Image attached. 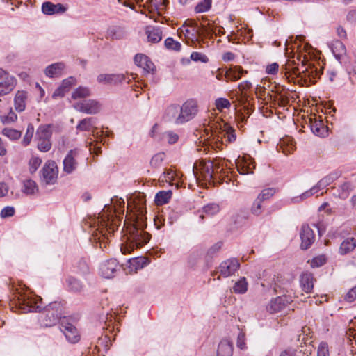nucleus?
I'll list each match as a JSON object with an SVG mask.
<instances>
[{"label":"nucleus","mask_w":356,"mask_h":356,"mask_svg":"<svg viewBox=\"0 0 356 356\" xmlns=\"http://www.w3.org/2000/svg\"><path fill=\"white\" fill-rule=\"evenodd\" d=\"M136 222L129 229V236L124 243H122L120 250L122 254L130 253L134 248H140L146 244L150 238V235L143 230L142 222L144 220L146 211L143 206H136Z\"/></svg>","instance_id":"nucleus-1"},{"label":"nucleus","mask_w":356,"mask_h":356,"mask_svg":"<svg viewBox=\"0 0 356 356\" xmlns=\"http://www.w3.org/2000/svg\"><path fill=\"white\" fill-rule=\"evenodd\" d=\"M283 72L287 79L294 76H300L305 81L309 80V82L314 83L316 79L319 78L321 74V69H318L314 65L309 63L307 66L302 64L301 67L295 65L293 61L289 60L282 68Z\"/></svg>","instance_id":"nucleus-2"},{"label":"nucleus","mask_w":356,"mask_h":356,"mask_svg":"<svg viewBox=\"0 0 356 356\" xmlns=\"http://www.w3.org/2000/svg\"><path fill=\"white\" fill-rule=\"evenodd\" d=\"M222 170V165L216 161L201 160L196 161L193 167V173L197 179L200 177L207 181H215L216 175Z\"/></svg>","instance_id":"nucleus-3"},{"label":"nucleus","mask_w":356,"mask_h":356,"mask_svg":"<svg viewBox=\"0 0 356 356\" xmlns=\"http://www.w3.org/2000/svg\"><path fill=\"white\" fill-rule=\"evenodd\" d=\"M211 137L216 143L220 142L222 145L232 143L236 140L235 130L229 124L221 122H215L211 127Z\"/></svg>","instance_id":"nucleus-4"},{"label":"nucleus","mask_w":356,"mask_h":356,"mask_svg":"<svg viewBox=\"0 0 356 356\" xmlns=\"http://www.w3.org/2000/svg\"><path fill=\"white\" fill-rule=\"evenodd\" d=\"M99 223L100 225H99L98 229L93 234V237L95 240L99 242L100 248H102V241L108 239L112 235L118 226V223L120 224V220L113 216L106 215L104 216L103 215Z\"/></svg>","instance_id":"nucleus-5"},{"label":"nucleus","mask_w":356,"mask_h":356,"mask_svg":"<svg viewBox=\"0 0 356 356\" xmlns=\"http://www.w3.org/2000/svg\"><path fill=\"white\" fill-rule=\"evenodd\" d=\"M40 321L44 327L55 325L62 316V307L60 302H54L43 307Z\"/></svg>","instance_id":"nucleus-6"},{"label":"nucleus","mask_w":356,"mask_h":356,"mask_svg":"<svg viewBox=\"0 0 356 356\" xmlns=\"http://www.w3.org/2000/svg\"><path fill=\"white\" fill-rule=\"evenodd\" d=\"M182 124L195 118L199 111V106L195 99H189L179 105Z\"/></svg>","instance_id":"nucleus-7"},{"label":"nucleus","mask_w":356,"mask_h":356,"mask_svg":"<svg viewBox=\"0 0 356 356\" xmlns=\"http://www.w3.org/2000/svg\"><path fill=\"white\" fill-rule=\"evenodd\" d=\"M19 304L22 312H41L42 307V298L38 296H24L19 300Z\"/></svg>","instance_id":"nucleus-8"},{"label":"nucleus","mask_w":356,"mask_h":356,"mask_svg":"<svg viewBox=\"0 0 356 356\" xmlns=\"http://www.w3.org/2000/svg\"><path fill=\"white\" fill-rule=\"evenodd\" d=\"M58 168L54 161L47 162L42 170V181L46 184H54L58 177Z\"/></svg>","instance_id":"nucleus-9"},{"label":"nucleus","mask_w":356,"mask_h":356,"mask_svg":"<svg viewBox=\"0 0 356 356\" xmlns=\"http://www.w3.org/2000/svg\"><path fill=\"white\" fill-rule=\"evenodd\" d=\"M292 301V298L290 296H278L269 302L266 306V310L270 314L279 312Z\"/></svg>","instance_id":"nucleus-10"},{"label":"nucleus","mask_w":356,"mask_h":356,"mask_svg":"<svg viewBox=\"0 0 356 356\" xmlns=\"http://www.w3.org/2000/svg\"><path fill=\"white\" fill-rule=\"evenodd\" d=\"M60 330L70 343H74L79 341L80 337L77 329L69 323L65 318L61 320Z\"/></svg>","instance_id":"nucleus-11"},{"label":"nucleus","mask_w":356,"mask_h":356,"mask_svg":"<svg viewBox=\"0 0 356 356\" xmlns=\"http://www.w3.org/2000/svg\"><path fill=\"white\" fill-rule=\"evenodd\" d=\"M238 171L241 175L253 174L255 169V161L250 155L238 158L236 161Z\"/></svg>","instance_id":"nucleus-12"},{"label":"nucleus","mask_w":356,"mask_h":356,"mask_svg":"<svg viewBox=\"0 0 356 356\" xmlns=\"http://www.w3.org/2000/svg\"><path fill=\"white\" fill-rule=\"evenodd\" d=\"M163 120L165 122H172L177 125L182 124L179 105L174 104L168 106L164 111Z\"/></svg>","instance_id":"nucleus-13"},{"label":"nucleus","mask_w":356,"mask_h":356,"mask_svg":"<svg viewBox=\"0 0 356 356\" xmlns=\"http://www.w3.org/2000/svg\"><path fill=\"white\" fill-rule=\"evenodd\" d=\"M240 267L239 261L236 259H229L222 261L218 268V271L224 277L234 275Z\"/></svg>","instance_id":"nucleus-14"},{"label":"nucleus","mask_w":356,"mask_h":356,"mask_svg":"<svg viewBox=\"0 0 356 356\" xmlns=\"http://www.w3.org/2000/svg\"><path fill=\"white\" fill-rule=\"evenodd\" d=\"M300 235L301 238V248L302 250H307L314 241L315 236L314 231L308 225L304 224L301 227Z\"/></svg>","instance_id":"nucleus-15"},{"label":"nucleus","mask_w":356,"mask_h":356,"mask_svg":"<svg viewBox=\"0 0 356 356\" xmlns=\"http://www.w3.org/2000/svg\"><path fill=\"white\" fill-rule=\"evenodd\" d=\"M74 108L79 111L88 114H95L99 111V103L92 99L76 103L74 105Z\"/></svg>","instance_id":"nucleus-16"},{"label":"nucleus","mask_w":356,"mask_h":356,"mask_svg":"<svg viewBox=\"0 0 356 356\" xmlns=\"http://www.w3.org/2000/svg\"><path fill=\"white\" fill-rule=\"evenodd\" d=\"M119 267L118 262L115 259H111L105 261L100 267L102 275L105 278L113 277Z\"/></svg>","instance_id":"nucleus-17"},{"label":"nucleus","mask_w":356,"mask_h":356,"mask_svg":"<svg viewBox=\"0 0 356 356\" xmlns=\"http://www.w3.org/2000/svg\"><path fill=\"white\" fill-rule=\"evenodd\" d=\"M78 155L76 149L70 150L63 161V170L67 174L72 173L77 167L76 157Z\"/></svg>","instance_id":"nucleus-18"},{"label":"nucleus","mask_w":356,"mask_h":356,"mask_svg":"<svg viewBox=\"0 0 356 356\" xmlns=\"http://www.w3.org/2000/svg\"><path fill=\"white\" fill-rule=\"evenodd\" d=\"M332 51L335 58L340 62V63H346V49L345 45L340 40H335L332 43Z\"/></svg>","instance_id":"nucleus-19"},{"label":"nucleus","mask_w":356,"mask_h":356,"mask_svg":"<svg viewBox=\"0 0 356 356\" xmlns=\"http://www.w3.org/2000/svg\"><path fill=\"white\" fill-rule=\"evenodd\" d=\"M76 83V79L72 76L64 79L61 85L54 92L52 95L53 98L63 97Z\"/></svg>","instance_id":"nucleus-20"},{"label":"nucleus","mask_w":356,"mask_h":356,"mask_svg":"<svg viewBox=\"0 0 356 356\" xmlns=\"http://www.w3.org/2000/svg\"><path fill=\"white\" fill-rule=\"evenodd\" d=\"M97 81L104 84H117L121 83L125 79L123 74H101L98 75Z\"/></svg>","instance_id":"nucleus-21"},{"label":"nucleus","mask_w":356,"mask_h":356,"mask_svg":"<svg viewBox=\"0 0 356 356\" xmlns=\"http://www.w3.org/2000/svg\"><path fill=\"white\" fill-rule=\"evenodd\" d=\"M42 10L46 15H54L65 13L67 8L61 3L54 4L47 1L42 3Z\"/></svg>","instance_id":"nucleus-22"},{"label":"nucleus","mask_w":356,"mask_h":356,"mask_svg":"<svg viewBox=\"0 0 356 356\" xmlns=\"http://www.w3.org/2000/svg\"><path fill=\"white\" fill-rule=\"evenodd\" d=\"M96 129L95 118H84L76 126V130L79 131H92L93 136L98 134L95 132Z\"/></svg>","instance_id":"nucleus-23"},{"label":"nucleus","mask_w":356,"mask_h":356,"mask_svg":"<svg viewBox=\"0 0 356 356\" xmlns=\"http://www.w3.org/2000/svg\"><path fill=\"white\" fill-rule=\"evenodd\" d=\"M238 91L236 92V99L240 104H245L248 101L247 91L252 88V83L248 81L241 82L238 86Z\"/></svg>","instance_id":"nucleus-24"},{"label":"nucleus","mask_w":356,"mask_h":356,"mask_svg":"<svg viewBox=\"0 0 356 356\" xmlns=\"http://www.w3.org/2000/svg\"><path fill=\"white\" fill-rule=\"evenodd\" d=\"M145 33L148 42L151 43H157L162 40V31L159 27L148 26L145 29Z\"/></svg>","instance_id":"nucleus-25"},{"label":"nucleus","mask_w":356,"mask_h":356,"mask_svg":"<svg viewBox=\"0 0 356 356\" xmlns=\"http://www.w3.org/2000/svg\"><path fill=\"white\" fill-rule=\"evenodd\" d=\"M65 68L63 63H56L47 66L44 70L46 76L50 78L59 77Z\"/></svg>","instance_id":"nucleus-26"},{"label":"nucleus","mask_w":356,"mask_h":356,"mask_svg":"<svg viewBox=\"0 0 356 356\" xmlns=\"http://www.w3.org/2000/svg\"><path fill=\"white\" fill-rule=\"evenodd\" d=\"M15 86V80L11 76H6L3 81H0V96L10 93Z\"/></svg>","instance_id":"nucleus-27"},{"label":"nucleus","mask_w":356,"mask_h":356,"mask_svg":"<svg viewBox=\"0 0 356 356\" xmlns=\"http://www.w3.org/2000/svg\"><path fill=\"white\" fill-rule=\"evenodd\" d=\"M313 275L309 273H303L300 276V283L302 291L305 293H311L314 288Z\"/></svg>","instance_id":"nucleus-28"},{"label":"nucleus","mask_w":356,"mask_h":356,"mask_svg":"<svg viewBox=\"0 0 356 356\" xmlns=\"http://www.w3.org/2000/svg\"><path fill=\"white\" fill-rule=\"evenodd\" d=\"M232 343L228 339L222 340L218 347L217 356H232Z\"/></svg>","instance_id":"nucleus-29"},{"label":"nucleus","mask_w":356,"mask_h":356,"mask_svg":"<svg viewBox=\"0 0 356 356\" xmlns=\"http://www.w3.org/2000/svg\"><path fill=\"white\" fill-rule=\"evenodd\" d=\"M247 71L242 69L241 67L234 66L226 70L225 76L227 81H236L238 80L243 74H246Z\"/></svg>","instance_id":"nucleus-30"},{"label":"nucleus","mask_w":356,"mask_h":356,"mask_svg":"<svg viewBox=\"0 0 356 356\" xmlns=\"http://www.w3.org/2000/svg\"><path fill=\"white\" fill-rule=\"evenodd\" d=\"M27 93L24 91H18L15 97V108L18 112H22L26 108Z\"/></svg>","instance_id":"nucleus-31"},{"label":"nucleus","mask_w":356,"mask_h":356,"mask_svg":"<svg viewBox=\"0 0 356 356\" xmlns=\"http://www.w3.org/2000/svg\"><path fill=\"white\" fill-rule=\"evenodd\" d=\"M295 146L290 138L282 139L277 146V151L282 152L285 155L291 154Z\"/></svg>","instance_id":"nucleus-32"},{"label":"nucleus","mask_w":356,"mask_h":356,"mask_svg":"<svg viewBox=\"0 0 356 356\" xmlns=\"http://www.w3.org/2000/svg\"><path fill=\"white\" fill-rule=\"evenodd\" d=\"M312 131L318 136H324L327 131L322 121H317L315 118H309Z\"/></svg>","instance_id":"nucleus-33"},{"label":"nucleus","mask_w":356,"mask_h":356,"mask_svg":"<svg viewBox=\"0 0 356 356\" xmlns=\"http://www.w3.org/2000/svg\"><path fill=\"white\" fill-rule=\"evenodd\" d=\"M356 247V241L353 238H350L346 240H344L340 247H339V253L341 255H344L352 252Z\"/></svg>","instance_id":"nucleus-34"},{"label":"nucleus","mask_w":356,"mask_h":356,"mask_svg":"<svg viewBox=\"0 0 356 356\" xmlns=\"http://www.w3.org/2000/svg\"><path fill=\"white\" fill-rule=\"evenodd\" d=\"M129 267L131 270L137 272L148 264V260L145 257H136L129 259Z\"/></svg>","instance_id":"nucleus-35"},{"label":"nucleus","mask_w":356,"mask_h":356,"mask_svg":"<svg viewBox=\"0 0 356 356\" xmlns=\"http://www.w3.org/2000/svg\"><path fill=\"white\" fill-rule=\"evenodd\" d=\"M38 191L36 183L31 180H25L23 183L22 192L26 195H33Z\"/></svg>","instance_id":"nucleus-36"},{"label":"nucleus","mask_w":356,"mask_h":356,"mask_svg":"<svg viewBox=\"0 0 356 356\" xmlns=\"http://www.w3.org/2000/svg\"><path fill=\"white\" fill-rule=\"evenodd\" d=\"M172 197L171 191H162L156 193L155 196V202L157 205H163L168 202Z\"/></svg>","instance_id":"nucleus-37"},{"label":"nucleus","mask_w":356,"mask_h":356,"mask_svg":"<svg viewBox=\"0 0 356 356\" xmlns=\"http://www.w3.org/2000/svg\"><path fill=\"white\" fill-rule=\"evenodd\" d=\"M182 33H184L186 35H191L192 40H197L199 38V28L197 27V25L195 22H191V27H186L184 25L183 26L181 29Z\"/></svg>","instance_id":"nucleus-38"},{"label":"nucleus","mask_w":356,"mask_h":356,"mask_svg":"<svg viewBox=\"0 0 356 356\" xmlns=\"http://www.w3.org/2000/svg\"><path fill=\"white\" fill-rule=\"evenodd\" d=\"M17 119V114L10 108V111L8 113H2L0 114V120L1 122L3 124H10L15 122Z\"/></svg>","instance_id":"nucleus-39"},{"label":"nucleus","mask_w":356,"mask_h":356,"mask_svg":"<svg viewBox=\"0 0 356 356\" xmlns=\"http://www.w3.org/2000/svg\"><path fill=\"white\" fill-rule=\"evenodd\" d=\"M248 290V282L245 277H241L233 286V291L236 293H245Z\"/></svg>","instance_id":"nucleus-40"},{"label":"nucleus","mask_w":356,"mask_h":356,"mask_svg":"<svg viewBox=\"0 0 356 356\" xmlns=\"http://www.w3.org/2000/svg\"><path fill=\"white\" fill-rule=\"evenodd\" d=\"M263 202H262L261 200H260V199H258L257 197L254 200L250 209L251 213L253 215L256 216H259L262 214L264 210Z\"/></svg>","instance_id":"nucleus-41"},{"label":"nucleus","mask_w":356,"mask_h":356,"mask_svg":"<svg viewBox=\"0 0 356 356\" xmlns=\"http://www.w3.org/2000/svg\"><path fill=\"white\" fill-rule=\"evenodd\" d=\"M316 193H318V191H317L316 188H315V186H314L312 188L304 192L300 196L293 197L291 199V202L293 203L300 202L303 201L304 200L310 197L311 196H312L314 194H315Z\"/></svg>","instance_id":"nucleus-42"},{"label":"nucleus","mask_w":356,"mask_h":356,"mask_svg":"<svg viewBox=\"0 0 356 356\" xmlns=\"http://www.w3.org/2000/svg\"><path fill=\"white\" fill-rule=\"evenodd\" d=\"M67 286L71 291L79 292L82 289V284L77 279L70 277L67 279Z\"/></svg>","instance_id":"nucleus-43"},{"label":"nucleus","mask_w":356,"mask_h":356,"mask_svg":"<svg viewBox=\"0 0 356 356\" xmlns=\"http://www.w3.org/2000/svg\"><path fill=\"white\" fill-rule=\"evenodd\" d=\"M2 134L10 140H17L21 137L22 133L20 131L10 128H4L2 130Z\"/></svg>","instance_id":"nucleus-44"},{"label":"nucleus","mask_w":356,"mask_h":356,"mask_svg":"<svg viewBox=\"0 0 356 356\" xmlns=\"http://www.w3.org/2000/svg\"><path fill=\"white\" fill-rule=\"evenodd\" d=\"M90 90L86 87H79L75 90V91L72 95V98L73 99H76L79 98H85L90 96Z\"/></svg>","instance_id":"nucleus-45"},{"label":"nucleus","mask_w":356,"mask_h":356,"mask_svg":"<svg viewBox=\"0 0 356 356\" xmlns=\"http://www.w3.org/2000/svg\"><path fill=\"white\" fill-rule=\"evenodd\" d=\"M165 47L169 50L179 51L181 49V44L178 41H175L172 38H168L165 39Z\"/></svg>","instance_id":"nucleus-46"},{"label":"nucleus","mask_w":356,"mask_h":356,"mask_svg":"<svg viewBox=\"0 0 356 356\" xmlns=\"http://www.w3.org/2000/svg\"><path fill=\"white\" fill-rule=\"evenodd\" d=\"M38 140H50L51 132L48 127H40L37 131Z\"/></svg>","instance_id":"nucleus-47"},{"label":"nucleus","mask_w":356,"mask_h":356,"mask_svg":"<svg viewBox=\"0 0 356 356\" xmlns=\"http://www.w3.org/2000/svg\"><path fill=\"white\" fill-rule=\"evenodd\" d=\"M199 37H209L213 33L216 34V27H211L209 26V24H208V26L202 25L201 27L199 28Z\"/></svg>","instance_id":"nucleus-48"},{"label":"nucleus","mask_w":356,"mask_h":356,"mask_svg":"<svg viewBox=\"0 0 356 356\" xmlns=\"http://www.w3.org/2000/svg\"><path fill=\"white\" fill-rule=\"evenodd\" d=\"M220 211L219 205L215 203H211L203 207V211L208 216H213Z\"/></svg>","instance_id":"nucleus-49"},{"label":"nucleus","mask_w":356,"mask_h":356,"mask_svg":"<svg viewBox=\"0 0 356 356\" xmlns=\"http://www.w3.org/2000/svg\"><path fill=\"white\" fill-rule=\"evenodd\" d=\"M212 0H203L200 2L196 7L195 10L196 13H204L208 11L211 6Z\"/></svg>","instance_id":"nucleus-50"},{"label":"nucleus","mask_w":356,"mask_h":356,"mask_svg":"<svg viewBox=\"0 0 356 356\" xmlns=\"http://www.w3.org/2000/svg\"><path fill=\"white\" fill-rule=\"evenodd\" d=\"M215 106L219 111H222L224 108H229L231 104L227 99L221 97L216 99Z\"/></svg>","instance_id":"nucleus-51"},{"label":"nucleus","mask_w":356,"mask_h":356,"mask_svg":"<svg viewBox=\"0 0 356 356\" xmlns=\"http://www.w3.org/2000/svg\"><path fill=\"white\" fill-rule=\"evenodd\" d=\"M275 193L274 188H265L258 195L257 198L260 199L262 202L270 199Z\"/></svg>","instance_id":"nucleus-52"},{"label":"nucleus","mask_w":356,"mask_h":356,"mask_svg":"<svg viewBox=\"0 0 356 356\" xmlns=\"http://www.w3.org/2000/svg\"><path fill=\"white\" fill-rule=\"evenodd\" d=\"M42 163V160L37 156H32L29 161V171L31 173H34Z\"/></svg>","instance_id":"nucleus-53"},{"label":"nucleus","mask_w":356,"mask_h":356,"mask_svg":"<svg viewBox=\"0 0 356 356\" xmlns=\"http://www.w3.org/2000/svg\"><path fill=\"white\" fill-rule=\"evenodd\" d=\"M165 159L164 153L156 154L151 159L150 164L154 168H157L161 165Z\"/></svg>","instance_id":"nucleus-54"},{"label":"nucleus","mask_w":356,"mask_h":356,"mask_svg":"<svg viewBox=\"0 0 356 356\" xmlns=\"http://www.w3.org/2000/svg\"><path fill=\"white\" fill-rule=\"evenodd\" d=\"M332 181V178L330 176H327L321 179L314 186L317 191L325 188L326 186L330 185Z\"/></svg>","instance_id":"nucleus-55"},{"label":"nucleus","mask_w":356,"mask_h":356,"mask_svg":"<svg viewBox=\"0 0 356 356\" xmlns=\"http://www.w3.org/2000/svg\"><path fill=\"white\" fill-rule=\"evenodd\" d=\"M34 133V127L31 124H29L26 129V134L23 139V143L24 145H27L31 142Z\"/></svg>","instance_id":"nucleus-56"},{"label":"nucleus","mask_w":356,"mask_h":356,"mask_svg":"<svg viewBox=\"0 0 356 356\" xmlns=\"http://www.w3.org/2000/svg\"><path fill=\"white\" fill-rule=\"evenodd\" d=\"M51 147L50 140H38V148L41 152H48Z\"/></svg>","instance_id":"nucleus-57"},{"label":"nucleus","mask_w":356,"mask_h":356,"mask_svg":"<svg viewBox=\"0 0 356 356\" xmlns=\"http://www.w3.org/2000/svg\"><path fill=\"white\" fill-rule=\"evenodd\" d=\"M175 172L172 170H166L163 175L160 177L162 181L168 182L172 185V181L174 179Z\"/></svg>","instance_id":"nucleus-58"},{"label":"nucleus","mask_w":356,"mask_h":356,"mask_svg":"<svg viewBox=\"0 0 356 356\" xmlns=\"http://www.w3.org/2000/svg\"><path fill=\"white\" fill-rule=\"evenodd\" d=\"M317 356H330L328 345L326 342H321L317 350Z\"/></svg>","instance_id":"nucleus-59"},{"label":"nucleus","mask_w":356,"mask_h":356,"mask_svg":"<svg viewBox=\"0 0 356 356\" xmlns=\"http://www.w3.org/2000/svg\"><path fill=\"white\" fill-rule=\"evenodd\" d=\"M191 58L195 62L207 63L209 60L207 56L200 52H193L191 55Z\"/></svg>","instance_id":"nucleus-60"},{"label":"nucleus","mask_w":356,"mask_h":356,"mask_svg":"<svg viewBox=\"0 0 356 356\" xmlns=\"http://www.w3.org/2000/svg\"><path fill=\"white\" fill-rule=\"evenodd\" d=\"M326 262V257L325 255H319L314 257L311 263V266L314 268L320 267L325 264Z\"/></svg>","instance_id":"nucleus-61"},{"label":"nucleus","mask_w":356,"mask_h":356,"mask_svg":"<svg viewBox=\"0 0 356 356\" xmlns=\"http://www.w3.org/2000/svg\"><path fill=\"white\" fill-rule=\"evenodd\" d=\"M163 138L166 140L168 143L173 144L177 141L179 137L177 134L171 131H168L163 134Z\"/></svg>","instance_id":"nucleus-62"},{"label":"nucleus","mask_w":356,"mask_h":356,"mask_svg":"<svg viewBox=\"0 0 356 356\" xmlns=\"http://www.w3.org/2000/svg\"><path fill=\"white\" fill-rule=\"evenodd\" d=\"M347 70L350 75L353 74V76H350V81L354 83L356 82V60L353 62V63L347 67Z\"/></svg>","instance_id":"nucleus-63"},{"label":"nucleus","mask_w":356,"mask_h":356,"mask_svg":"<svg viewBox=\"0 0 356 356\" xmlns=\"http://www.w3.org/2000/svg\"><path fill=\"white\" fill-rule=\"evenodd\" d=\"M356 300V286L352 288L346 295L345 300L348 302H353Z\"/></svg>","instance_id":"nucleus-64"}]
</instances>
